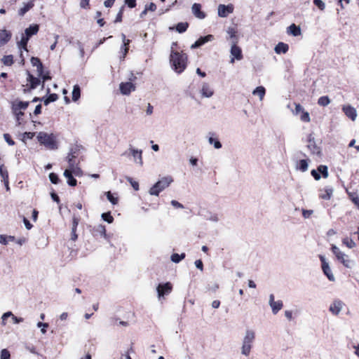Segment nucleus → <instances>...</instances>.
Instances as JSON below:
<instances>
[{
	"mask_svg": "<svg viewBox=\"0 0 359 359\" xmlns=\"http://www.w3.org/2000/svg\"><path fill=\"white\" fill-rule=\"evenodd\" d=\"M208 142L210 144H213L214 147L217 149L222 148L221 142L218 140L215 139L212 137H209Z\"/></svg>",
	"mask_w": 359,
	"mask_h": 359,
	"instance_id": "nucleus-40",
	"label": "nucleus"
},
{
	"mask_svg": "<svg viewBox=\"0 0 359 359\" xmlns=\"http://www.w3.org/2000/svg\"><path fill=\"white\" fill-rule=\"evenodd\" d=\"M170 62L175 72L180 74L187 67V55L182 52L171 50Z\"/></svg>",
	"mask_w": 359,
	"mask_h": 359,
	"instance_id": "nucleus-1",
	"label": "nucleus"
},
{
	"mask_svg": "<svg viewBox=\"0 0 359 359\" xmlns=\"http://www.w3.org/2000/svg\"><path fill=\"white\" fill-rule=\"evenodd\" d=\"M288 49H289V46L287 44L283 43V42H279L275 46L274 50L277 54H280V53H287Z\"/></svg>",
	"mask_w": 359,
	"mask_h": 359,
	"instance_id": "nucleus-25",
	"label": "nucleus"
},
{
	"mask_svg": "<svg viewBox=\"0 0 359 359\" xmlns=\"http://www.w3.org/2000/svg\"><path fill=\"white\" fill-rule=\"evenodd\" d=\"M307 148L313 154L318 155L320 154V147L317 146L315 142V138L312 134H309V135L308 136Z\"/></svg>",
	"mask_w": 359,
	"mask_h": 359,
	"instance_id": "nucleus-10",
	"label": "nucleus"
},
{
	"mask_svg": "<svg viewBox=\"0 0 359 359\" xmlns=\"http://www.w3.org/2000/svg\"><path fill=\"white\" fill-rule=\"evenodd\" d=\"M172 182L173 179L170 176L162 177L152 187H151L149 191V194L152 196H158L159 193L169 187Z\"/></svg>",
	"mask_w": 359,
	"mask_h": 359,
	"instance_id": "nucleus-4",
	"label": "nucleus"
},
{
	"mask_svg": "<svg viewBox=\"0 0 359 359\" xmlns=\"http://www.w3.org/2000/svg\"><path fill=\"white\" fill-rule=\"evenodd\" d=\"M79 222V219L78 217L74 216L73 219H72V229H76Z\"/></svg>",
	"mask_w": 359,
	"mask_h": 359,
	"instance_id": "nucleus-60",
	"label": "nucleus"
},
{
	"mask_svg": "<svg viewBox=\"0 0 359 359\" xmlns=\"http://www.w3.org/2000/svg\"><path fill=\"white\" fill-rule=\"evenodd\" d=\"M123 7H122L120 11H118L116 18L115 19V22H120L122 20V15H123Z\"/></svg>",
	"mask_w": 359,
	"mask_h": 359,
	"instance_id": "nucleus-61",
	"label": "nucleus"
},
{
	"mask_svg": "<svg viewBox=\"0 0 359 359\" xmlns=\"http://www.w3.org/2000/svg\"><path fill=\"white\" fill-rule=\"evenodd\" d=\"M2 62L5 65L11 66L13 63V56L11 55L4 56Z\"/></svg>",
	"mask_w": 359,
	"mask_h": 359,
	"instance_id": "nucleus-44",
	"label": "nucleus"
},
{
	"mask_svg": "<svg viewBox=\"0 0 359 359\" xmlns=\"http://www.w3.org/2000/svg\"><path fill=\"white\" fill-rule=\"evenodd\" d=\"M37 327L41 328V332H42V334H45L46 332V328L48 327V324L46 323L39 322L37 323Z\"/></svg>",
	"mask_w": 359,
	"mask_h": 359,
	"instance_id": "nucleus-52",
	"label": "nucleus"
},
{
	"mask_svg": "<svg viewBox=\"0 0 359 359\" xmlns=\"http://www.w3.org/2000/svg\"><path fill=\"white\" fill-rule=\"evenodd\" d=\"M207 219L212 222H218L219 218L217 214L210 213V215L207 217Z\"/></svg>",
	"mask_w": 359,
	"mask_h": 359,
	"instance_id": "nucleus-50",
	"label": "nucleus"
},
{
	"mask_svg": "<svg viewBox=\"0 0 359 359\" xmlns=\"http://www.w3.org/2000/svg\"><path fill=\"white\" fill-rule=\"evenodd\" d=\"M28 106L29 102L18 101L13 102L12 103V111L16 117L18 125L20 124V122L19 121L20 117L24 115V113L21 110L26 109Z\"/></svg>",
	"mask_w": 359,
	"mask_h": 359,
	"instance_id": "nucleus-6",
	"label": "nucleus"
},
{
	"mask_svg": "<svg viewBox=\"0 0 359 359\" xmlns=\"http://www.w3.org/2000/svg\"><path fill=\"white\" fill-rule=\"evenodd\" d=\"M332 251L339 261L346 268L351 269L354 265V261L349 259L348 255H346L340 250V249L334 245L332 246Z\"/></svg>",
	"mask_w": 359,
	"mask_h": 359,
	"instance_id": "nucleus-5",
	"label": "nucleus"
},
{
	"mask_svg": "<svg viewBox=\"0 0 359 359\" xmlns=\"http://www.w3.org/2000/svg\"><path fill=\"white\" fill-rule=\"evenodd\" d=\"M265 93L266 90L263 86H258L252 91V94L258 95L261 101L263 100Z\"/></svg>",
	"mask_w": 359,
	"mask_h": 359,
	"instance_id": "nucleus-31",
	"label": "nucleus"
},
{
	"mask_svg": "<svg viewBox=\"0 0 359 359\" xmlns=\"http://www.w3.org/2000/svg\"><path fill=\"white\" fill-rule=\"evenodd\" d=\"M23 222L27 229L29 230L32 228V224L26 217H23Z\"/></svg>",
	"mask_w": 359,
	"mask_h": 359,
	"instance_id": "nucleus-63",
	"label": "nucleus"
},
{
	"mask_svg": "<svg viewBox=\"0 0 359 359\" xmlns=\"http://www.w3.org/2000/svg\"><path fill=\"white\" fill-rule=\"evenodd\" d=\"M342 110L347 117L352 121H355L357 117L356 109L351 105H345L342 107Z\"/></svg>",
	"mask_w": 359,
	"mask_h": 359,
	"instance_id": "nucleus-18",
	"label": "nucleus"
},
{
	"mask_svg": "<svg viewBox=\"0 0 359 359\" xmlns=\"http://www.w3.org/2000/svg\"><path fill=\"white\" fill-rule=\"evenodd\" d=\"M4 138L5 141L11 146H13L15 144V142L11 139V136L8 133H5L4 135Z\"/></svg>",
	"mask_w": 359,
	"mask_h": 359,
	"instance_id": "nucleus-53",
	"label": "nucleus"
},
{
	"mask_svg": "<svg viewBox=\"0 0 359 359\" xmlns=\"http://www.w3.org/2000/svg\"><path fill=\"white\" fill-rule=\"evenodd\" d=\"M317 170L318 172L322 174L323 177L327 178L329 175L328 174V168L327 165H320L318 167Z\"/></svg>",
	"mask_w": 359,
	"mask_h": 359,
	"instance_id": "nucleus-36",
	"label": "nucleus"
},
{
	"mask_svg": "<svg viewBox=\"0 0 359 359\" xmlns=\"http://www.w3.org/2000/svg\"><path fill=\"white\" fill-rule=\"evenodd\" d=\"M76 156L74 155V152L72 151L68 154L67 158L69 163V169H71L74 171V173H76V169H77L76 164L74 161V158Z\"/></svg>",
	"mask_w": 359,
	"mask_h": 359,
	"instance_id": "nucleus-23",
	"label": "nucleus"
},
{
	"mask_svg": "<svg viewBox=\"0 0 359 359\" xmlns=\"http://www.w3.org/2000/svg\"><path fill=\"white\" fill-rule=\"evenodd\" d=\"M11 34L6 29L0 32V40L2 44L6 43L11 39Z\"/></svg>",
	"mask_w": 359,
	"mask_h": 359,
	"instance_id": "nucleus-28",
	"label": "nucleus"
},
{
	"mask_svg": "<svg viewBox=\"0 0 359 359\" xmlns=\"http://www.w3.org/2000/svg\"><path fill=\"white\" fill-rule=\"evenodd\" d=\"M308 167H309V165H308V162L306 160L302 159L299 161L298 168L301 171H302V172L306 171L308 170Z\"/></svg>",
	"mask_w": 359,
	"mask_h": 359,
	"instance_id": "nucleus-39",
	"label": "nucleus"
},
{
	"mask_svg": "<svg viewBox=\"0 0 359 359\" xmlns=\"http://www.w3.org/2000/svg\"><path fill=\"white\" fill-rule=\"evenodd\" d=\"M101 217L103 220L109 224H111L114 221V217L111 215L110 212L102 213Z\"/></svg>",
	"mask_w": 359,
	"mask_h": 359,
	"instance_id": "nucleus-42",
	"label": "nucleus"
},
{
	"mask_svg": "<svg viewBox=\"0 0 359 359\" xmlns=\"http://www.w3.org/2000/svg\"><path fill=\"white\" fill-rule=\"evenodd\" d=\"M37 140L41 144L44 145L48 149L54 150L57 149L55 137L53 133L48 134L45 132H39L37 135Z\"/></svg>",
	"mask_w": 359,
	"mask_h": 359,
	"instance_id": "nucleus-3",
	"label": "nucleus"
},
{
	"mask_svg": "<svg viewBox=\"0 0 359 359\" xmlns=\"http://www.w3.org/2000/svg\"><path fill=\"white\" fill-rule=\"evenodd\" d=\"M81 96V90L80 88L78 85H75L73 88L72 90V100L76 102L77 101Z\"/></svg>",
	"mask_w": 359,
	"mask_h": 359,
	"instance_id": "nucleus-34",
	"label": "nucleus"
},
{
	"mask_svg": "<svg viewBox=\"0 0 359 359\" xmlns=\"http://www.w3.org/2000/svg\"><path fill=\"white\" fill-rule=\"evenodd\" d=\"M27 82L30 83L29 89L33 90L35 89L41 83L39 79L34 77L32 74H31L29 72H27Z\"/></svg>",
	"mask_w": 359,
	"mask_h": 359,
	"instance_id": "nucleus-21",
	"label": "nucleus"
},
{
	"mask_svg": "<svg viewBox=\"0 0 359 359\" xmlns=\"http://www.w3.org/2000/svg\"><path fill=\"white\" fill-rule=\"evenodd\" d=\"M195 266L197 269H200L201 271H203V264L201 259H198V260L195 261Z\"/></svg>",
	"mask_w": 359,
	"mask_h": 359,
	"instance_id": "nucleus-62",
	"label": "nucleus"
},
{
	"mask_svg": "<svg viewBox=\"0 0 359 359\" xmlns=\"http://www.w3.org/2000/svg\"><path fill=\"white\" fill-rule=\"evenodd\" d=\"M313 4L321 11L325 8V4L322 0H313Z\"/></svg>",
	"mask_w": 359,
	"mask_h": 359,
	"instance_id": "nucleus-51",
	"label": "nucleus"
},
{
	"mask_svg": "<svg viewBox=\"0 0 359 359\" xmlns=\"http://www.w3.org/2000/svg\"><path fill=\"white\" fill-rule=\"evenodd\" d=\"M226 33L228 34L226 39L230 41V44L238 43L239 39L235 28L229 27L226 29Z\"/></svg>",
	"mask_w": 359,
	"mask_h": 359,
	"instance_id": "nucleus-13",
	"label": "nucleus"
},
{
	"mask_svg": "<svg viewBox=\"0 0 359 359\" xmlns=\"http://www.w3.org/2000/svg\"><path fill=\"white\" fill-rule=\"evenodd\" d=\"M231 62H234V60H241L243 59L241 48L237 46V43L231 44Z\"/></svg>",
	"mask_w": 359,
	"mask_h": 359,
	"instance_id": "nucleus-9",
	"label": "nucleus"
},
{
	"mask_svg": "<svg viewBox=\"0 0 359 359\" xmlns=\"http://www.w3.org/2000/svg\"><path fill=\"white\" fill-rule=\"evenodd\" d=\"M330 103V100L327 96H322L318 100V104L320 106L325 107Z\"/></svg>",
	"mask_w": 359,
	"mask_h": 359,
	"instance_id": "nucleus-38",
	"label": "nucleus"
},
{
	"mask_svg": "<svg viewBox=\"0 0 359 359\" xmlns=\"http://www.w3.org/2000/svg\"><path fill=\"white\" fill-rule=\"evenodd\" d=\"M218 15L221 18H225L229 13H231L233 11L232 5L225 6L219 4L217 9Z\"/></svg>",
	"mask_w": 359,
	"mask_h": 359,
	"instance_id": "nucleus-17",
	"label": "nucleus"
},
{
	"mask_svg": "<svg viewBox=\"0 0 359 359\" xmlns=\"http://www.w3.org/2000/svg\"><path fill=\"white\" fill-rule=\"evenodd\" d=\"M127 180L130 183L135 190L137 191L139 189V184L137 182L133 181L130 177H128Z\"/></svg>",
	"mask_w": 359,
	"mask_h": 359,
	"instance_id": "nucleus-54",
	"label": "nucleus"
},
{
	"mask_svg": "<svg viewBox=\"0 0 359 359\" xmlns=\"http://www.w3.org/2000/svg\"><path fill=\"white\" fill-rule=\"evenodd\" d=\"M214 40V36L212 34H208L205 36L200 37L194 43H193L191 46V49L199 48L200 46H203L205 43L208 41H212Z\"/></svg>",
	"mask_w": 359,
	"mask_h": 359,
	"instance_id": "nucleus-14",
	"label": "nucleus"
},
{
	"mask_svg": "<svg viewBox=\"0 0 359 359\" xmlns=\"http://www.w3.org/2000/svg\"><path fill=\"white\" fill-rule=\"evenodd\" d=\"M130 152L133 156L134 162L140 165H142V151L141 149H135L133 147H129Z\"/></svg>",
	"mask_w": 359,
	"mask_h": 359,
	"instance_id": "nucleus-11",
	"label": "nucleus"
},
{
	"mask_svg": "<svg viewBox=\"0 0 359 359\" xmlns=\"http://www.w3.org/2000/svg\"><path fill=\"white\" fill-rule=\"evenodd\" d=\"M319 257L322 263V270L324 274L327 276L329 280L334 281L335 278L332 272L329 263L327 262L325 257L323 255H320Z\"/></svg>",
	"mask_w": 359,
	"mask_h": 359,
	"instance_id": "nucleus-8",
	"label": "nucleus"
},
{
	"mask_svg": "<svg viewBox=\"0 0 359 359\" xmlns=\"http://www.w3.org/2000/svg\"><path fill=\"white\" fill-rule=\"evenodd\" d=\"M343 243L345 244L348 248H353L355 247L356 244L355 243L348 238H345L342 241Z\"/></svg>",
	"mask_w": 359,
	"mask_h": 359,
	"instance_id": "nucleus-43",
	"label": "nucleus"
},
{
	"mask_svg": "<svg viewBox=\"0 0 359 359\" xmlns=\"http://www.w3.org/2000/svg\"><path fill=\"white\" fill-rule=\"evenodd\" d=\"M255 339V332L252 330H246L242 341L241 354L248 356Z\"/></svg>",
	"mask_w": 359,
	"mask_h": 359,
	"instance_id": "nucleus-2",
	"label": "nucleus"
},
{
	"mask_svg": "<svg viewBox=\"0 0 359 359\" xmlns=\"http://www.w3.org/2000/svg\"><path fill=\"white\" fill-rule=\"evenodd\" d=\"M10 358H11L10 352L6 348L2 349L1 351L0 359H10Z\"/></svg>",
	"mask_w": 359,
	"mask_h": 359,
	"instance_id": "nucleus-48",
	"label": "nucleus"
},
{
	"mask_svg": "<svg viewBox=\"0 0 359 359\" xmlns=\"http://www.w3.org/2000/svg\"><path fill=\"white\" fill-rule=\"evenodd\" d=\"M31 63L34 67H36L38 76H41L43 73V65L38 57H32L31 58Z\"/></svg>",
	"mask_w": 359,
	"mask_h": 359,
	"instance_id": "nucleus-22",
	"label": "nucleus"
},
{
	"mask_svg": "<svg viewBox=\"0 0 359 359\" xmlns=\"http://www.w3.org/2000/svg\"><path fill=\"white\" fill-rule=\"evenodd\" d=\"M192 13L198 19H204L205 14L201 11V5L200 4L194 3L191 6Z\"/></svg>",
	"mask_w": 359,
	"mask_h": 359,
	"instance_id": "nucleus-19",
	"label": "nucleus"
},
{
	"mask_svg": "<svg viewBox=\"0 0 359 359\" xmlns=\"http://www.w3.org/2000/svg\"><path fill=\"white\" fill-rule=\"evenodd\" d=\"M343 306L344 303L341 300H334L330 304L329 310L333 315L337 316L342 310Z\"/></svg>",
	"mask_w": 359,
	"mask_h": 359,
	"instance_id": "nucleus-15",
	"label": "nucleus"
},
{
	"mask_svg": "<svg viewBox=\"0 0 359 359\" xmlns=\"http://www.w3.org/2000/svg\"><path fill=\"white\" fill-rule=\"evenodd\" d=\"M304 108L300 104H295V109L293 113L297 115L299 113H302L304 111Z\"/></svg>",
	"mask_w": 359,
	"mask_h": 359,
	"instance_id": "nucleus-55",
	"label": "nucleus"
},
{
	"mask_svg": "<svg viewBox=\"0 0 359 359\" xmlns=\"http://www.w3.org/2000/svg\"><path fill=\"white\" fill-rule=\"evenodd\" d=\"M74 171L71 169H66L63 173V175L67 179V183L69 186L75 187L76 185L77 181L73 177L72 174Z\"/></svg>",
	"mask_w": 359,
	"mask_h": 359,
	"instance_id": "nucleus-20",
	"label": "nucleus"
},
{
	"mask_svg": "<svg viewBox=\"0 0 359 359\" xmlns=\"http://www.w3.org/2000/svg\"><path fill=\"white\" fill-rule=\"evenodd\" d=\"M311 175L314 177L316 180H319L321 177L320 173L318 170H312L311 172Z\"/></svg>",
	"mask_w": 359,
	"mask_h": 359,
	"instance_id": "nucleus-59",
	"label": "nucleus"
},
{
	"mask_svg": "<svg viewBox=\"0 0 359 359\" xmlns=\"http://www.w3.org/2000/svg\"><path fill=\"white\" fill-rule=\"evenodd\" d=\"M35 135V133H31V132H25L23 134V137H22V140H25L26 139L27 140H31L32 139Z\"/></svg>",
	"mask_w": 359,
	"mask_h": 359,
	"instance_id": "nucleus-56",
	"label": "nucleus"
},
{
	"mask_svg": "<svg viewBox=\"0 0 359 359\" xmlns=\"http://www.w3.org/2000/svg\"><path fill=\"white\" fill-rule=\"evenodd\" d=\"M287 34H291L294 36H297L301 34V29L299 26L294 24H292L287 27Z\"/></svg>",
	"mask_w": 359,
	"mask_h": 359,
	"instance_id": "nucleus-26",
	"label": "nucleus"
},
{
	"mask_svg": "<svg viewBox=\"0 0 359 359\" xmlns=\"http://www.w3.org/2000/svg\"><path fill=\"white\" fill-rule=\"evenodd\" d=\"M49 180L53 184H56L59 182V177L54 172H51L49 174Z\"/></svg>",
	"mask_w": 359,
	"mask_h": 359,
	"instance_id": "nucleus-49",
	"label": "nucleus"
},
{
	"mask_svg": "<svg viewBox=\"0 0 359 359\" xmlns=\"http://www.w3.org/2000/svg\"><path fill=\"white\" fill-rule=\"evenodd\" d=\"M125 3L129 8H131L136 6V0H125Z\"/></svg>",
	"mask_w": 359,
	"mask_h": 359,
	"instance_id": "nucleus-58",
	"label": "nucleus"
},
{
	"mask_svg": "<svg viewBox=\"0 0 359 359\" xmlns=\"http://www.w3.org/2000/svg\"><path fill=\"white\" fill-rule=\"evenodd\" d=\"M0 175L2 177V181L8 180V172L4 165H0Z\"/></svg>",
	"mask_w": 359,
	"mask_h": 359,
	"instance_id": "nucleus-41",
	"label": "nucleus"
},
{
	"mask_svg": "<svg viewBox=\"0 0 359 359\" xmlns=\"http://www.w3.org/2000/svg\"><path fill=\"white\" fill-rule=\"evenodd\" d=\"M172 290V285L170 282L160 283L156 287L158 298L160 300L165 295L169 294Z\"/></svg>",
	"mask_w": 359,
	"mask_h": 359,
	"instance_id": "nucleus-7",
	"label": "nucleus"
},
{
	"mask_svg": "<svg viewBox=\"0 0 359 359\" xmlns=\"http://www.w3.org/2000/svg\"><path fill=\"white\" fill-rule=\"evenodd\" d=\"M120 91L123 95H129L135 90V86L131 82L121 83L119 86Z\"/></svg>",
	"mask_w": 359,
	"mask_h": 359,
	"instance_id": "nucleus-16",
	"label": "nucleus"
},
{
	"mask_svg": "<svg viewBox=\"0 0 359 359\" xmlns=\"http://www.w3.org/2000/svg\"><path fill=\"white\" fill-rule=\"evenodd\" d=\"M29 39V38H28L27 36L22 35L21 40L18 43V48L20 49H23L27 51V44L28 43Z\"/></svg>",
	"mask_w": 359,
	"mask_h": 359,
	"instance_id": "nucleus-33",
	"label": "nucleus"
},
{
	"mask_svg": "<svg viewBox=\"0 0 359 359\" xmlns=\"http://www.w3.org/2000/svg\"><path fill=\"white\" fill-rule=\"evenodd\" d=\"M34 6L33 1H29L27 4H25L24 6L18 11V14L20 16H23L28 11H29Z\"/></svg>",
	"mask_w": 359,
	"mask_h": 359,
	"instance_id": "nucleus-32",
	"label": "nucleus"
},
{
	"mask_svg": "<svg viewBox=\"0 0 359 359\" xmlns=\"http://www.w3.org/2000/svg\"><path fill=\"white\" fill-rule=\"evenodd\" d=\"M333 193V189L331 187H326L324 193L320 195V198L324 200H330Z\"/></svg>",
	"mask_w": 359,
	"mask_h": 359,
	"instance_id": "nucleus-30",
	"label": "nucleus"
},
{
	"mask_svg": "<svg viewBox=\"0 0 359 359\" xmlns=\"http://www.w3.org/2000/svg\"><path fill=\"white\" fill-rule=\"evenodd\" d=\"M300 119L306 123L310 122L311 118L309 112L304 111L300 116Z\"/></svg>",
	"mask_w": 359,
	"mask_h": 359,
	"instance_id": "nucleus-47",
	"label": "nucleus"
},
{
	"mask_svg": "<svg viewBox=\"0 0 359 359\" xmlns=\"http://www.w3.org/2000/svg\"><path fill=\"white\" fill-rule=\"evenodd\" d=\"M201 96L203 97H211L214 94V90L210 85L208 83H203L200 90Z\"/></svg>",
	"mask_w": 359,
	"mask_h": 359,
	"instance_id": "nucleus-12",
	"label": "nucleus"
},
{
	"mask_svg": "<svg viewBox=\"0 0 359 359\" xmlns=\"http://www.w3.org/2000/svg\"><path fill=\"white\" fill-rule=\"evenodd\" d=\"M185 254L182 253L181 255H179L177 253H174L171 255V261L174 263H179L181 260L184 259Z\"/></svg>",
	"mask_w": 359,
	"mask_h": 359,
	"instance_id": "nucleus-35",
	"label": "nucleus"
},
{
	"mask_svg": "<svg viewBox=\"0 0 359 359\" xmlns=\"http://www.w3.org/2000/svg\"><path fill=\"white\" fill-rule=\"evenodd\" d=\"M105 195L107 199L113 204L116 205L118 203V198L114 197L113 194L110 191H107L105 193Z\"/></svg>",
	"mask_w": 359,
	"mask_h": 359,
	"instance_id": "nucleus-46",
	"label": "nucleus"
},
{
	"mask_svg": "<svg viewBox=\"0 0 359 359\" xmlns=\"http://www.w3.org/2000/svg\"><path fill=\"white\" fill-rule=\"evenodd\" d=\"M283 302L280 300L276 301L270 304V306L273 314H276L279 311H280L283 308Z\"/></svg>",
	"mask_w": 359,
	"mask_h": 359,
	"instance_id": "nucleus-29",
	"label": "nucleus"
},
{
	"mask_svg": "<svg viewBox=\"0 0 359 359\" xmlns=\"http://www.w3.org/2000/svg\"><path fill=\"white\" fill-rule=\"evenodd\" d=\"M189 27V24L187 22H179L176 25V30L179 33H183Z\"/></svg>",
	"mask_w": 359,
	"mask_h": 359,
	"instance_id": "nucleus-37",
	"label": "nucleus"
},
{
	"mask_svg": "<svg viewBox=\"0 0 359 359\" xmlns=\"http://www.w3.org/2000/svg\"><path fill=\"white\" fill-rule=\"evenodd\" d=\"M58 96L55 93H53L49 95V96L44 100V104L46 105L48 104L49 103L52 102H55L57 100Z\"/></svg>",
	"mask_w": 359,
	"mask_h": 359,
	"instance_id": "nucleus-45",
	"label": "nucleus"
},
{
	"mask_svg": "<svg viewBox=\"0 0 359 359\" xmlns=\"http://www.w3.org/2000/svg\"><path fill=\"white\" fill-rule=\"evenodd\" d=\"M39 25H32L25 30V35L28 38H30L32 36L36 34L39 32Z\"/></svg>",
	"mask_w": 359,
	"mask_h": 359,
	"instance_id": "nucleus-24",
	"label": "nucleus"
},
{
	"mask_svg": "<svg viewBox=\"0 0 359 359\" xmlns=\"http://www.w3.org/2000/svg\"><path fill=\"white\" fill-rule=\"evenodd\" d=\"M313 214V210H302V215L304 218H309Z\"/></svg>",
	"mask_w": 359,
	"mask_h": 359,
	"instance_id": "nucleus-64",
	"label": "nucleus"
},
{
	"mask_svg": "<svg viewBox=\"0 0 359 359\" xmlns=\"http://www.w3.org/2000/svg\"><path fill=\"white\" fill-rule=\"evenodd\" d=\"M145 9L147 11H155L156 9V6L154 3H150L149 4L145 6Z\"/></svg>",
	"mask_w": 359,
	"mask_h": 359,
	"instance_id": "nucleus-57",
	"label": "nucleus"
},
{
	"mask_svg": "<svg viewBox=\"0 0 359 359\" xmlns=\"http://www.w3.org/2000/svg\"><path fill=\"white\" fill-rule=\"evenodd\" d=\"M93 233L95 235H100L101 236H106L105 226L102 224H97L93 227Z\"/></svg>",
	"mask_w": 359,
	"mask_h": 359,
	"instance_id": "nucleus-27",
	"label": "nucleus"
}]
</instances>
